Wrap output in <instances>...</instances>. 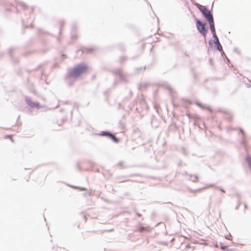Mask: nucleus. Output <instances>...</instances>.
Instances as JSON below:
<instances>
[{"label": "nucleus", "mask_w": 251, "mask_h": 251, "mask_svg": "<svg viewBox=\"0 0 251 251\" xmlns=\"http://www.w3.org/2000/svg\"><path fill=\"white\" fill-rule=\"evenodd\" d=\"M87 69V67L84 65H78L70 72L69 75L72 77H77L83 73L86 72Z\"/></svg>", "instance_id": "f257e3e1"}, {"label": "nucleus", "mask_w": 251, "mask_h": 251, "mask_svg": "<svg viewBox=\"0 0 251 251\" xmlns=\"http://www.w3.org/2000/svg\"><path fill=\"white\" fill-rule=\"evenodd\" d=\"M198 7L199 9V10L202 12L204 17L205 18V19H207L208 21H209L213 19L212 15L211 14L210 12L206 8V7H205L204 6L198 4Z\"/></svg>", "instance_id": "f03ea898"}, {"label": "nucleus", "mask_w": 251, "mask_h": 251, "mask_svg": "<svg viewBox=\"0 0 251 251\" xmlns=\"http://www.w3.org/2000/svg\"><path fill=\"white\" fill-rule=\"evenodd\" d=\"M196 26L199 31L205 37L207 30L205 27V24L202 23L200 20H197Z\"/></svg>", "instance_id": "7ed1b4c3"}, {"label": "nucleus", "mask_w": 251, "mask_h": 251, "mask_svg": "<svg viewBox=\"0 0 251 251\" xmlns=\"http://www.w3.org/2000/svg\"><path fill=\"white\" fill-rule=\"evenodd\" d=\"M208 22L210 25L211 31L213 34V36L216 40L217 42H218V38L216 35V32H215V27H214V23L213 19L208 21Z\"/></svg>", "instance_id": "20e7f679"}, {"label": "nucleus", "mask_w": 251, "mask_h": 251, "mask_svg": "<svg viewBox=\"0 0 251 251\" xmlns=\"http://www.w3.org/2000/svg\"><path fill=\"white\" fill-rule=\"evenodd\" d=\"M103 135H105V136H108L109 137H110V138H111L112 139V140L115 142H118V139L116 138V137L113 135V134L109 133V132H104L102 134Z\"/></svg>", "instance_id": "39448f33"}, {"label": "nucleus", "mask_w": 251, "mask_h": 251, "mask_svg": "<svg viewBox=\"0 0 251 251\" xmlns=\"http://www.w3.org/2000/svg\"><path fill=\"white\" fill-rule=\"evenodd\" d=\"M26 102L31 107H39V105L37 103H35L34 102H32L30 100L28 99L26 100Z\"/></svg>", "instance_id": "423d86ee"}, {"label": "nucleus", "mask_w": 251, "mask_h": 251, "mask_svg": "<svg viewBox=\"0 0 251 251\" xmlns=\"http://www.w3.org/2000/svg\"><path fill=\"white\" fill-rule=\"evenodd\" d=\"M74 188L76 189H78V190H80L81 191H86L87 190V189L86 188H84V187H77V186H75V187H73Z\"/></svg>", "instance_id": "0eeeda50"}, {"label": "nucleus", "mask_w": 251, "mask_h": 251, "mask_svg": "<svg viewBox=\"0 0 251 251\" xmlns=\"http://www.w3.org/2000/svg\"><path fill=\"white\" fill-rule=\"evenodd\" d=\"M247 161L249 166L251 168V156L247 158Z\"/></svg>", "instance_id": "6e6552de"}, {"label": "nucleus", "mask_w": 251, "mask_h": 251, "mask_svg": "<svg viewBox=\"0 0 251 251\" xmlns=\"http://www.w3.org/2000/svg\"><path fill=\"white\" fill-rule=\"evenodd\" d=\"M143 230L150 231V229L149 227H142L140 229V231H143Z\"/></svg>", "instance_id": "1a4fd4ad"}, {"label": "nucleus", "mask_w": 251, "mask_h": 251, "mask_svg": "<svg viewBox=\"0 0 251 251\" xmlns=\"http://www.w3.org/2000/svg\"><path fill=\"white\" fill-rule=\"evenodd\" d=\"M218 42V47H217V49H218L219 50H222V46H221V45L219 44V41H218V42Z\"/></svg>", "instance_id": "9d476101"}, {"label": "nucleus", "mask_w": 251, "mask_h": 251, "mask_svg": "<svg viewBox=\"0 0 251 251\" xmlns=\"http://www.w3.org/2000/svg\"><path fill=\"white\" fill-rule=\"evenodd\" d=\"M197 105H198L199 107H201L202 108H204V107L203 106L201 103H197Z\"/></svg>", "instance_id": "9b49d317"}]
</instances>
